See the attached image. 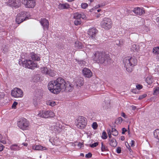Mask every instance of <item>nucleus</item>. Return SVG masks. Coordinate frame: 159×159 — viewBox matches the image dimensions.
Listing matches in <instances>:
<instances>
[{"instance_id": "nucleus-45", "label": "nucleus", "mask_w": 159, "mask_h": 159, "mask_svg": "<svg viewBox=\"0 0 159 159\" xmlns=\"http://www.w3.org/2000/svg\"><path fill=\"white\" fill-rule=\"evenodd\" d=\"M4 146L2 144L0 143V152L2 151L4 148Z\"/></svg>"}, {"instance_id": "nucleus-49", "label": "nucleus", "mask_w": 159, "mask_h": 159, "mask_svg": "<svg viewBox=\"0 0 159 159\" xmlns=\"http://www.w3.org/2000/svg\"><path fill=\"white\" fill-rule=\"evenodd\" d=\"M0 142L4 144H5L6 143V141L5 139H3L1 140L0 141Z\"/></svg>"}, {"instance_id": "nucleus-61", "label": "nucleus", "mask_w": 159, "mask_h": 159, "mask_svg": "<svg viewBox=\"0 0 159 159\" xmlns=\"http://www.w3.org/2000/svg\"><path fill=\"white\" fill-rule=\"evenodd\" d=\"M80 156H84V154L83 153H80Z\"/></svg>"}, {"instance_id": "nucleus-48", "label": "nucleus", "mask_w": 159, "mask_h": 159, "mask_svg": "<svg viewBox=\"0 0 159 159\" xmlns=\"http://www.w3.org/2000/svg\"><path fill=\"white\" fill-rule=\"evenodd\" d=\"M127 131V129L125 128H123L122 129V134H124L125 133V132Z\"/></svg>"}, {"instance_id": "nucleus-60", "label": "nucleus", "mask_w": 159, "mask_h": 159, "mask_svg": "<svg viewBox=\"0 0 159 159\" xmlns=\"http://www.w3.org/2000/svg\"><path fill=\"white\" fill-rule=\"evenodd\" d=\"M119 120H121V121H122V118L121 117H120L119 118Z\"/></svg>"}, {"instance_id": "nucleus-19", "label": "nucleus", "mask_w": 159, "mask_h": 159, "mask_svg": "<svg viewBox=\"0 0 159 159\" xmlns=\"http://www.w3.org/2000/svg\"><path fill=\"white\" fill-rule=\"evenodd\" d=\"M32 148L33 150L40 151L47 150L48 149L47 148L39 145L33 146Z\"/></svg>"}, {"instance_id": "nucleus-38", "label": "nucleus", "mask_w": 159, "mask_h": 159, "mask_svg": "<svg viewBox=\"0 0 159 159\" xmlns=\"http://www.w3.org/2000/svg\"><path fill=\"white\" fill-rule=\"evenodd\" d=\"M81 7L83 9H85L88 7V4L86 3H83L81 4Z\"/></svg>"}, {"instance_id": "nucleus-32", "label": "nucleus", "mask_w": 159, "mask_h": 159, "mask_svg": "<svg viewBox=\"0 0 159 159\" xmlns=\"http://www.w3.org/2000/svg\"><path fill=\"white\" fill-rule=\"evenodd\" d=\"M47 104L48 105H50L52 107L56 105V103L55 102L52 101H49L47 102Z\"/></svg>"}, {"instance_id": "nucleus-12", "label": "nucleus", "mask_w": 159, "mask_h": 159, "mask_svg": "<svg viewBox=\"0 0 159 159\" xmlns=\"http://www.w3.org/2000/svg\"><path fill=\"white\" fill-rule=\"evenodd\" d=\"M87 32L89 37L94 39L96 38V35L98 32V31L96 28H92L89 29Z\"/></svg>"}, {"instance_id": "nucleus-22", "label": "nucleus", "mask_w": 159, "mask_h": 159, "mask_svg": "<svg viewBox=\"0 0 159 159\" xmlns=\"http://www.w3.org/2000/svg\"><path fill=\"white\" fill-rule=\"evenodd\" d=\"M76 85L77 87L82 86L84 83V79L82 78H78L76 81Z\"/></svg>"}, {"instance_id": "nucleus-7", "label": "nucleus", "mask_w": 159, "mask_h": 159, "mask_svg": "<svg viewBox=\"0 0 159 159\" xmlns=\"http://www.w3.org/2000/svg\"><path fill=\"white\" fill-rule=\"evenodd\" d=\"M38 115L39 116L43 118H48L52 117L55 116V113L51 111H40Z\"/></svg>"}, {"instance_id": "nucleus-23", "label": "nucleus", "mask_w": 159, "mask_h": 159, "mask_svg": "<svg viewBox=\"0 0 159 159\" xmlns=\"http://www.w3.org/2000/svg\"><path fill=\"white\" fill-rule=\"evenodd\" d=\"M10 149L12 151H18L21 149V148L17 144H13L11 145L10 147Z\"/></svg>"}, {"instance_id": "nucleus-37", "label": "nucleus", "mask_w": 159, "mask_h": 159, "mask_svg": "<svg viewBox=\"0 0 159 159\" xmlns=\"http://www.w3.org/2000/svg\"><path fill=\"white\" fill-rule=\"evenodd\" d=\"M108 137L109 139H111V129H108L107 130Z\"/></svg>"}, {"instance_id": "nucleus-17", "label": "nucleus", "mask_w": 159, "mask_h": 159, "mask_svg": "<svg viewBox=\"0 0 159 159\" xmlns=\"http://www.w3.org/2000/svg\"><path fill=\"white\" fill-rule=\"evenodd\" d=\"M82 74L85 77L90 78L92 76V73L88 68H84L82 70Z\"/></svg>"}, {"instance_id": "nucleus-53", "label": "nucleus", "mask_w": 159, "mask_h": 159, "mask_svg": "<svg viewBox=\"0 0 159 159\" xmlns=\"http://www.w3.org/2000/svg\"><path fill=\"white\" fill-rule=\"evenodd\" d=\"M131 107L132 108V110H135L136 108V107L134 105H132V106H131Z\"/></svg>"}, {"instance_id": "nucleus-15", "label": "nucleus", "mask_w": 159, "mask_h": 159, "mask_svg": "<svg viewBox=\"0 0 159 159\" xmlns=\"http://www.w3.org/2000/svg\"><path fill=\"white\" fill-rule=\"evenodd\" d=\"M7 2L8 4L11 7L15 8L19 7L20 5V0H7Z\"/></svg>"}, {"instance_id": "nucleus-14", "label": "nucleus", "mask_w": 159, "mask_h": 159, "mask_svg": "<svg viewBox=\"0 0 159 159\" xmlns=\"http://www.w3.org/2000/svg\"><path fill=\"white\" fill-rule=\"evenodd\" d=\"M51 129L54 131L55 133H57L61 131V128L60 124L58 122L54 123L51 126Z\"/></svg>"}, {"instance_id": "nucleus-63", "label": "nucleus", "mask_w": 159, "mask_h": 159, "mask_svg": "<svg viewBox=\"0 0 159 159\" xmlns=\"http://www.w3.org/2000/svg\"><path fill=\"white\" fill-rule=\"evenodd\" d=\"M93 1V0H90V2H92Z\"/></svg>"}, {"instance_id": "nucleus-8", "label": "nucleus", "mask_w": 159, "mask_h": 159, "mask_svg": "<svg viewBox=\"0 0 159 159\" xmlns=\"http://www.w3.org/2000/svg\"><path fill=\"white\" fill-rule=\"evenodd\" d=\"M112 22L111 20L108 18H105L101 22L102 28L106 30H109L112 26Z\"/></svg>"}, {"instance_id": "nucleus-34", "label": "nucleus", "mask_w": 159, "mask_h": 159, "mask_svg": "<svg viewBox=\"0 0 159 159\" xmlns=\"http://www.w3.org/2000/svg\"><path fill=\"white\" fill-rule=\"evenodd\" d=\"M81 22V20L80 19H75V20L74 21V24L76 25H80Z\"/></svg>"}, {"instance_id": "nucleus-52", "label": "nucleus", "mask_w": 159, "mask_h": 159, "mask_svg": "<svg viewBox=\"0 0 159 159\" xmlns=\"http://www.w3.org/2000/svg\"><path fill=\"white\" fill-rule=\"evenodd\" d=\"M117 42H118V43H117V42H116V44L118 45V46L121 47V46L122 45V44L121 43H120V41H118Z\"/></svg>"}, {"instance_id": "nucleus-51", "label": "nucleus", "mask_w": 159, "mask_h": 159, "mask_svg": "<svg viewBox=\"0 0 159 159\" xmlns=\"http://www.w3.org/2000/svg\"><path fill=\"white\" fill-rule=\"evenodd\" d=\"M134 141L133 140H132L131 141L130 144L132 147L134 146Z\"/></svg>"}, {"instance_id": "nucleus-54", "label": "nucleus", "mask_w": 159, "mask_h": 159, "mask_svg": "<svg viewBox=\"0 0 159 159\" xmlns=\"http://www.w3.org/2000/svg\"><path fill=\"white\" fill-rule=\"evenodd\" d=\"M129 151V152L130 153L132 152V149H131V148L130 146L129 145V147L127 148Z\"/></svg>"}, {"instance_id": "nucleus-35", "label": "nucleus", "mask_w": 159, "mask_h": 159, "mask_svg": "<svg viewBox=\"0 0 159 159\" xmlns=\"http://www.w3.org/2000/svg\"><path fill=\"white\" fill-rule=\"evenodd\" d=\"M107 138V135L105 131H103L102 134V138L103 139H105Z\"/></svg>"}, {"instance_id": "nucleus-31", "label": "nucleus", "mask_w": 159, "mask_h": 159, "mask_svg": "<svg viewBox=\"0 0 159 159\" xmlns=\"http://www.w3.org/2000/svg\"><path fill=\"white\" fill-rule=\"evenodd\" d=\"M111 133L112 134V135L113 136H116L118 134V131L116 129L114 128H112L111 129Z\"/></svg>"}, {"instance_id": "nucleus-59", "label": "nucleus", "mask_w": 159, "mask_h": 159, "mask_svg": "<svg viewBox=\"0 0 159 159\" xmlns=\"http://www.w3.org/2000/svg\"><path fill=\"white\" fill-rule=\"evenodd\" d=\"M2 139V137L1 135L0 134V141Z\"/></svg>"}, {"instance_id": "nucleus-33", "label": "nucleus", "mask_w": 159, "mask_h": 159, "mask_svg": "<svg viewBox=\"0 0 159 159\" xmlns=\"http://www.w3.org/2000/svg\"><path fill=\"white\" fill-rule=\"evenodd\" d=\"M153 53L156 54H159V47H154L152 50Z\"/></svg>"}, {"instance_id": "nucleus-28", "label": "nucleus", "mask_w": 159, "mask_h": 159, "mask_svg": "<svg viewBox=\"0 0 159 159\" xmlns=\"http://www.w3.org/2000/svg\"><path fill=\"white\" fill-rule=\"evenodd\" d=\"M77 62L80 66H84L85 65L86 62L85 61L81 60H77L76 59Z\"/></svg>"}, {"instance_id": "nucleus-64", "label": "nucleus", "mask_w": 159, "mask_h": 159, "mask_svg": "<svg viewBox=\"0 0 159 159\" xmlns=\"http://www.w3.org/2000/svg\"><path fill=\"white\" fill-rule=\"evenodd\" d=\"M101 155H104V154L103 153H101Z\"/></svg>"}, {"instance_id": "nucleus-9", "label": "nucleus", "mask_w": 159, "mask_h": 159, "mask_svg": "<svg viewBox=\"0 0 159 159\" xmlns=\"http://www.w3.org/2000/svg\"><path fill=\"white\" fill-rule=\"evenodd\" d=\"M27 12L24 11L18 14L16 16V21L18 24H20L24 21L28 19V18L26 15Z\"/></svg>"}, {"instance_id": "nucleus-36", "label": "nucleus", "mask_w": 159, "mask_h": 159, "mask_svg": "<svg viewBox=\"0 0 159 159\" xmlns=\"http://www.w3.org/2000/svg\"><path fill=\"white\" fill-rule=\"evenodd\" d=\"M159 93V88L157 87L154 90L153 94L157 95Z\"/></svg>"}, {"instance_id": "nucleus-18", "label": "nucleus", "mask_w": 159, "mask_h": 159, "mask_svg": "<svg viewBox=\"0 0 159 159\" xmlns=\"http://www.w3.org/2000/svg\"><path fill=\"white\" fill-rule=\"evenodd\" d=\"M133 11L136 15L141 16L145 13V11L143 8L137 7L133 10Z\"/></svg>"}, {"instance_id": "nucleus-43", "label": "nucleus", "mask_w": 159, "mask_h": 159, "mask_svg": "<svg viewBox=\"0 0 159 159\" xmlns=\"http://www.w3.org/2000/svg\"><path fill=\"white\" fill-rule=\"evenodd\" d=\"M116 151L117 153L118 154L120 153L121 151V148L120 147H117L116 149Z\"/></svg>"}, {"instance_id": "nucleus-42", "label": "nucleus", "mask_w": 159, "mask_h": 159, "mask_svg": "<svg viewBox=\"0 0 159 159\" xmlns=\"http://www.w3.org/2000/svg\"><path fill=\"white\" fill-rule=\"evenodd\" d=\"M92 154L91 153L89 152L85 155V157L87 158H89L91 157Z\"/></svg>"}, {"instance_id": "nucleus-25", "label": "nucleus", "mask_w": 159, "mask_h": 159, "mask_svg": "<svg viewBox=\"0 0 159 159\" xmlns=\"http://www.w3.org/2000/svg\"><path fill=\"white\" fill-rule=\"evenodd\" d=\"M75 47L77 49H82L84 46L81 42L76 41L75 43Z\"/></svg>"}, {"instance_id": "nucleus-58", "label": "nucleus", "mask_w": 159, "mask_h": 159, "mask_svg": "<svg viewBox=\"0 0 159 159\" xmlns=\"http://www.w3.org/2000/svg\"><path fill=\"white\" fill-rule=\"evenodd\" d=\"M104 5H100L99 4H98V5H97V7H101L102 6H103Z\"/></svg>"}, {"instance_id": "nucleus-50", "label": "nucleus", "mask_w": 159, "mask_h": 159, "mask_svg": "<svg viewBox=\"0 0 159 159\" xmlns=\"http://www.w3.org/2000/svg\"><path fill=\"white\" fill-rule=\"evenodd\" d=\"M121 116L125 118H127L126 116L125 115V114L123 112L121 113Z\"/></svg>"}, {"instance_id": "nucleus-39", "label": "nucleus", "mask_w": 159, "mask_h": 159, "mask_svg": "<svg viewBox=\"0 0 159 159\" xmlns=\"http://www.w3.org/2000/svg\"><path fill=\"white\" fill-rule=\"evenodd\" d=\"M98 142H96L92 144H90L89 146L91 148H94L97 146L98 145Z\"/></svg>"}, {"instance_id": "nucleus-20", "label": "nucleus", "mask_w": 159, "mask_h": 159, "mask_svg": "<svg viewBox=\"0 0 159 159\" xmlns=\"http://www.w3.org/2000/svg\"><path fill=\"white\" fill-rule=\"evenodd\" d=\"M85 17V15L83 13L76 12L74 14V18L75 19H83Z\"/></svg>"}, {"instance_id": "nucleus-16", "label": "nucleus", "mask_w": 159, "mask_h": 159, "mask_svg": "<svg viewBox=\"0 0 159 159\" xmlns=\"http://www.w3.org/2000/svg\"><path fill=\"white\" fill-rule=\"evenodd\" d=\"M39 22L44 30H48L49 23L47 20L44 18H42Z\"/></svg>"}, {"instance_id": "nucleus-1", "label": "nucleus", "mask_w": 159, "mask_h": 159, "mask_svg": "<svg viewBox=\"0 0 159 159\" xmlns=\"http://www.w3.org/2000/svg\"><path fill=\"white\" fill-rule=\"evenodd\" d=\"M49 90L52 93L57 94L61 91L71 92L73 89L71 84L68 81L66 82L61 77L50 81L48 84Z\"/></svg>"}, {"instance_id": "nucleus-5", "label": "nucleus", "mask_w": 159, "mask_h": 159, "mask_svg": "<svg viewBox=\"0 0 159 159\" xmlns=\"http://www.w3.org/2000/svg\"><path fill=\"white\" fill-rule=\"evenodd\" d=\"M18 126L21 129L24 130L29 129L30 123L26 119L23 118L20 119L17 123Z\"/></svg>"}, {"instance_id": "nucleus-55", "label": "nucleus", "mask_w": 159, "mask_h": 159, "mask_svg": "<svg viewBox=\"0 0 159 159\" xmlns=\"http://www.w3.org/2000/svg\"><path fill=\"white\" fill-rule=\"evenodd\" d=\"M22 145L24 146H27L28 145V143H23L22 144Z\"/></svg>"}, {"instance_id": "nucleus-29", "label": "nucleus", "mask_w": 159, "mask_h": 159, "mask_svg": "<svg viewBox=\"0 0 159 159\" xmlns=\"http://www.w3.org/2000/svg\"><path fill=\"white\" fill-rule=\"evenodd\" d=\"M101 150L102 152H103L108 151L107 147L105 145H104L103 142H101Z\"/></svg>"}, {"instance_id": "nucleus-11", "label": "nucleus", "mask_w": 159, "mask_h": 159, "mask_svg": "<svg viewBox=\"0 0 159 159\" xmlns=\"http://www.w3.org/2000/svg\"><path fill=\"white\" fill-rule=\"evenodd\" d=\"M11 95L16 98H21L23 96V93L20 88H15L11 91Z\"/></svg>"}, {"instance_id": "nucleus-3", "label": "nucleus", "mask_w": 159, "mask_h": 159, "mask_svg": "<svg viewBox=\"0 0 159 159\" xmlns=\"http://www.w3.org/2000/svg\"><path fill=\"white\" fill-rule=\"evenodd\" d=\"M124 66L129 72H131L132 68L137 64V60L134 57H126L123 60Z\"/></svg>"}, {"instance_id": "nucleus-24", "label": "nucleus", "mask_w": 159, "mask_h": 159, "mask_svg": "<svg viewBox=\"0 0 159 159\" xmlns=\"http://www.w3.org/2000/svg\"><path fill=\"white\" fill-rule=\"evenodd\" d=\"M130 50L133 52H138L139 50V46L135 44H132L131 45Z\"/></svg>"}, {"instance_id": "nucleus-57", "label": "nucleus", "mask_w": 159, "mask_h": 159, "mask_svg": "<svg viewBox=\"0 0 159 159\" xmlns=\"http://www.w3.org/2000/svg\"><path fill=\"white\" fill-rule=\"evenodd\" d=\"M156 20L157 21V22H159V17H157L156 19Z\"/></svg>"}, {"instance_id": "nucleus-44", "label": "nucleus", "mask_w": 159, "mask_h": 159, "mask_svg": "<svg viewBox=\"0 0 159 159\" xmlns=\"http://www.w3.org/2000/svg\"><path fill=\"white\" fill-rule=\"evenodd\" d=\"M17 102H13L12 106V108L14 109H16V106L17 105Z\"/></svg>"}, {"instance_id": "nucleus-62", "label": "nucleus", "mask_w": 159, "mask_h": 159, "mask_svg": "<svg viewBox=\"0 0 159 159\" xmlns=\"http://www.w3.org/2000/svg\"><path fill=\"white\" fill-rule=\"evenodd\" d=\"M101 10L100 9H98L97 10V11L98 12H99L100 11H101Z\"/></svg>"}, {"instance_id": "nucleus-30", "label": "nucleus", "mask_w": 159, "mask_h": 159, "mask_svg": "<svg viewBox=\"0 0 159 159\" xmlns=\"http://www.w3.org/2000/svg\"><path fill=\"white\" fill-rule=\"evenodd\" d=\"M153 134L155 138L159 140V129H155L154 131Z\"/></svg>"}, {"instance_id": "nucleus-4", "label": "nucleus", "mask_w": 159, "mask_h": 159, "mask_svg": "<svg viewBox=\"0 0 159 159\" xmlns=\"http://www.w3.org/2000/svg\"><path fill=\"white\" fill-rule=\"evenodd\" d=\"M109 58V56L102 52L97 51L94 54L93 59L97 63L102 64Z\"/></svg>"}, {"instance_id": "nucleus-2", "label": "nucleus", "mask_w": 159, "mask_h": 159, "mask_svg": "<svg viewBox=\"0 0 159 159\" xmlns=\"http://www.w3.org/2000/svg\"><path fill=\"white\" fill-rule=\"evenodd\" d=\"M27 58L28 59H20L19 61V64L31 69H34L35 68L38 67L37 63L34 62L33 61H39L41 58L40 54L31 52L28 55Z\"/></svg>"}, {"instance_id": "nucleus-46", "label": "nucleus", "mask_w": 159, "mask_h": 159, "mask_svg": "<svg viewBox=\"0 0 159 159\" xmlns=\"http://www.w3.org/2000/svg\"><path fill=\"white\" fill-rule=\"evenodd\" d=\"M136 88L138 89H140L142 88V86L141 85L138 84L136 85Z\"/></svg>"}, {"instance_id": "nucleus-41", "label": "nucleus", "mask_w": 159, "mask_h": 159, "mask_svg": "<svg viewBox=\"0 0 159 159\" xmlns=\"http://www.w3.org/2000/svg\"><path fill=\"white\" fill-rule=\"evenodd\" d=\"M147 95V94H143V95H140L138 99L139 100H141L142 99H143V98H145V97H146Z\"/></svg>"}, {"instance_id": "nucleus-27", "label": "nucleus", "mask_w": 159, "mask_h": 159, "mask_svg": "<svg viewBox=\"0 0 159 159\" xmlns=\"http://www.w3.org/2000/svg\"><path fill=\"white\" fill-rule=\"evenodd\" d=\"M110 145L113 147H116L117 145V142L114 139H112L110 140Z\"/></svg>"}, {"instance_id": "nucleus-47", "label": "nucleus", "mask_w": 159, "mask_h": 159, "mask_svg": "<svg viewBox=\"0 0 159 159\" xmlns=\"http://www.w3.org/2000/svg\"><path fill=\"white\" fill-rule=\"evenodd\" d=\"M134 29H133V28L129 29V32L128 34H131L133 33L134 32H133V31H133Z\"/></svg>"}, {"instance_id": "nucleus-40", "label": "nucleus", "mask_w": 159, "mask_h": 159, "mask_svg": "<svg viewBox=\"0 0 159 159\" xmlns=\"http://www.w3.org/2000/svg\"><path fill=\"white\" fill-rule=\"evenodd\" d=\"M98 126V124L96 122H94L92 124V127L94 129H96Z\"/></svg>"}, {"instance_id": "nucleus-6", "label": "nucleus", "mask_w": 159, "mask_h": 159, "mask_svg": "<svg viewBox=\"0 0 159 159\" xmlns=\"http://www.w3.org/2000/svg\"><path fill=\"white\" fill-rule=\"evenodd\" d=\"M77 127L81 129L85 128L87 124V120L86 118L83 116H80L78 118L76 122Z\"/></svg>"}, {"instance_id": "nucleus-56", "label": "nucleus", "mask_w": 159, "mask_h": 159, "mask_svg": "<svg viewBox=\"0 0 159 159\" xmlns=\"http://www.w3.org/2000/svg\"><path fill=\"white\" fill-rule=\"evenodd\" d=\"M125 139V137L123 136H122L121 137V139L122 140H124Z\"/></svg>"}, {"instance_id": "nucleus-10", "label": "nucleus", "mask_w": 159, "mask_h": 159, "mask_svg": "<svg viewBox=\"0 0 159 159\" xmlns=\"http://www.w3.org/2000/svg\"><path fill=\"white\" fill-rule=\"evenodd\" d=\"M41 71L43 74L51 77H53L56 75L55 71L50 68H48L47 67L41 68Z\"/></svg>"}, {"instance_id": "nucleus-21", "label": "nucleus", "mask_w": 159, "mask_h": 159, "mask_svg": "<svg viewBox=\"0 0 159 159\" xmlns=\"http://www.w3.org/2000/svg\"><path fill=\"white\" fill-rule=\"evenodd\" d=\"M70 8V5L67 3H60L58 5V8L60 9H68Z\"/></svg>"}, {"instance_id": "nucleus-13", "label": "nucleus", "mask_w": 159, "mask_h": 159, "mask_svg": "<svg viewBox=\"0 0 159 159\" xmlns=\"http://www.w3.org/2000/svg\"><path fill=\"white\" fill-rule=\"evenodd\" d=\"M22 2L27 7L33 8L35 5V0H22Z\"/></svg>"}, {"instance_id": "nucleus-26", "label": "nucleus", "mask_w": 159, "mask_h": 159, "mask_svg": "<svg viewBox=\"0 0 159 159\" xmlns=\"http://www.w3.org/2000/svg\"><path fill=\"white\" fill-rule=\"evenodd\" d=\"M146 82L149 85L151 84L153 82V79L152 76H149L145 79Z\"/></svg>"}]
</instances>
